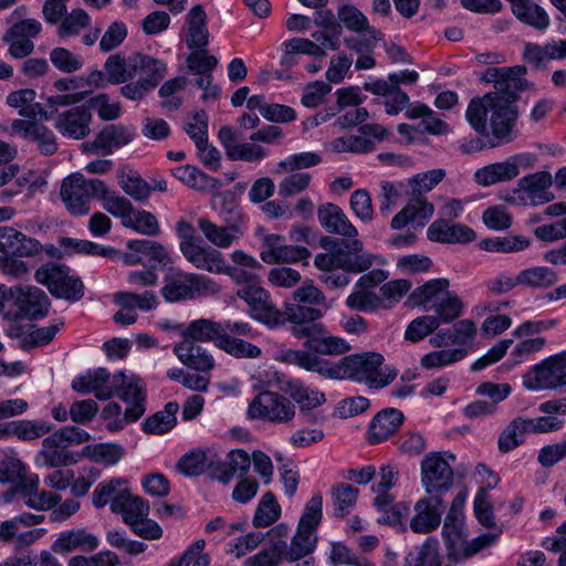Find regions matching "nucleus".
<instances>
[{"label":"nucleus","instance_id":"1","mask_svg":"<svg viewBox=\"0 0 566 566\" xmlns=\"http://www.w3.org/2000/svg\"><path fill=\"white\" fill-rule=\"evenodd\" d=\"M526 73L524 65L492 66L481 76V81L493 84L494 91L481 98H473L465 117L476 133L489 135L486 118L490 116V134L493 136L491 147H499L514 139L513 127L517 118L515 102L520 93L531 86L525 78Z\"/></svg>","mask_w":566,"mask_h":566},{"label":"nucleus","instance_id":"2","mask_svg":"<svg viewBox=\"0 0 566 566\" xmlns=\"http://www.w3.org/2000/svg\"><path fill=\"white\" fill-rule=\"evenodd\" d=\"M321 245L326 252L318 253L315 256L314 265L323 272L337 269L353 273L364 272L368 270L377 259L376 255L364 252L363 242L356 238L345 240L325 237L322 239Z\"/></svg>","mask_w":566,"mask_h":566},{"label":"nucleus","instance_id":"3","mask_svg":"<svg viewBox=\"0 0 566 566\" xmlns=\"http://www.w3.org/2000/svg\"><path fill=\"white\" fill-rule=\"evenodd\" d=\"M328 369L327 378H350L366 382L371 388L389 385L398 374L395 368L384 366V357L378 353L350 355L337 365L329 361Z\"/></svg>","mask_w":566,"mask_h":566},{"label":"nucleus","instance_id":"4","mask_svg":"<svg viewBox=\"0 0 566 566\" xmlns=\"http://www.w3.org/2000/svg\"><path fill=\"white\" fill-rule=\"evenodd\" d=\"M219 292L220 286L211 277L181 271L167 275L161 289V294L168 302L216 295Z\"/></svg>","mask_w":566,"mask_h":566},{"label":"nucleus","instance_id":"5","mask_svg":"<svg viewBox=\"0 0 566 566\" xmlns=\"http://www.w3.org/2000/svg\"><path fill=\"white\" fill-rule=\"evenodd\" d=\"M34 279L55 297L76 302L84 295L83 282L80 277L70 275V269L64 264L45 263L35 271Z\"/></svg>","mask_w":566,"mask_h":566},{"label":"nucleus","instance_id":"6","mask_svg":"<svg viewBox=\"0 0 566 566\" xmlns=\"http://www.w3.org/2000/svg\"><path fill=\"white\" fill-rule=\"evenodd\" d=\"M295 413V405L290 398L270 390L258 394L248 407V416L251 419L277 424L291 422Z\"/></svg>","mask_w":566,"mask_h":566},{"label":"nucleus","instance_id":"7","mask_svg":"<svg viewBox=\"0 0 566 566\" xmlns=\"http://www.w3.org/2000/svg\"><path fill=\"white\" fill-rule=\"evenodd\" d=\"M449 460L453 454L442 452L428 453L421 461V483L430 496H442L453 485L454 473Z\"/></svg>","mask_w":566,"mask_h":566},{"label":"nucleus","instance_id":"8","mask_svg":"<svg viewBox=\"0 0 566 566\" xmlns=\"http://www.w3.org/2000/svg\"><path fill=\"white\" fill-rule=\"evenodd\" d=\"M105 191V182L99 179H86L82 175L65 178L61 186V198L67 210L75 216L90 211V200Z\"/></svg>","mask_w":566,"mask_h":566},{"label":"nucleus","instance_id":"9","mask_svg":"<svg viewBox=\"0 0 566 566\" xmlns=\"http://www.w3.org/2000/svg\"><path fill=\"white\" fill-rule=\"evenodd\" d=\"M235 295L247 303L253 319L269 327L282 325V311L273 304L269 292L259 284L244 285L237 291Z\"/></svg>","mask_w":566,"mask_h":566},{"label":"nucleus","instance_id":"10","mask_svg":"<svg viewBox=\"0 0 566 566\" xmlns=\"http://www.w3.org/2000/svg\"><path fill=\"white\" fill-rule=\"evenodd\" d=\"M530 390L556 389L566 386V350L533 367L523 378Z\"/></svg>","mask_w":566,"mask_h":566},{"label":"nucleus","instance_id":"11","mask_svg":"<svg viewBox=\"0 0 566 566\" xmlns=\"http://www.w3.org/2000/svg\"><path fill=\"white\" fill-rule=\"evenodd\" d=\"M533 165L534 156L525 153L516 154L503 161L493 163L479 168L474 172V180L482 187L507 182L516 178L521 169L531 168Z\"/></svg>","mask_w":566,"mask_h":566},{"label":"nucleus","instance_id":"12","mask_svg":"<svg viewBox=\"0 0 566 566\" xmlns=\"http://www.w3.org/2000/svg\"><path fill=\"white\" fill-rule=\"evenodd\" d=\"M553 177L548 171H537L521 178L513 197L507 199L513 203L539 206L549 202L554 196L549 192Z\"/></svg>","mask_w":566,"mask_h":566},{"label":"nucleus","instance_id":"13","mask_svg":"<svg viewBox=\"0 0 566 566\" xmlns=\"http://www.w3.org/2000/svg\"><path fill=\"white\" fill-rule=\"evenodd\" d=\"M282 315V325L285 322L292 323V334L297 338H306L305 346L307 348L310 340L316 337L317 334L324 332L323 325L315 323L323 316L322 311L318 308L295 303H285Z\"/></svg>","mask_w":566,"mask_h":566},{"label":"nucleus","instance_id":"14","mask_svg":"<svg viewBox=\"0 0 566 566\" xmlns=\"http://www.w3.org/2000/svg\"><path fill=\"white\" fill-rule=\"evenodd\" d=\"M124 381V373L111 376L105 368H97L74 378L72 389L80 394L94 392L98 399H108L118 390V384Z\"/></svg>","mask_w":566,"mask_h":566},{"label":"nucleus","instance_id":"15","mask_svg":"<svg viewBox=\"0 0 566 566\" xmlns=\"http://www.w3.org/2000/svg\"><path fill=\"white\" fill-rule=\"evenodd\" d=\"M11 129L14 134L35 144L36 149L44 156H51L57 151L55 134L40 122L14 119L11 123Z\"/></svg>","mask_w":566,"mask_h":566},{"label":"nucleus","instance_id":"16","mask_svg":"<svg viewBox=\"0 0 566 566\" xmlns=\"http://www.w3.org/2000/svg\"><path fill=\"white\" fill-rule=\"evenodd\" d=\"M176 232L180 239L179 248L182 255L196 269L200 270L217 249L201 244L200 239L195 235L193 226L186 220L177 222Z\"/></svg>","mask_w":566,"mask_h":566},{"label":"nucleus","instance_id":"17","mask_svg":"<svg viewBox=\"0 0 566 566\" xmlns=\"http://www.w3.org/2000/svg\"><path fill=\"white\" fill-rule=\"evenodd\" d=\"M12 303L28 317H43L49 313L50 300L48 295L36 286H12L8 289Z\"/></svg>","mask_w":566,"mask_h":566},{"label":"nucleus","instance_id":"18","mask_svg":"<svg viewBox=\"0 0 566 566\" xmlns=\"http://www.w3.org/2000/svg\"><path fill=\"white\" fill-rule=\"evenodd\" d=\"M443 501L440 496L419 499L413 506L415 515L410 520V530L416 534H427L437 530L441 523Z\"/></svg>","mask_w":566,"mask_h":566},{"label":"nucleus","instance_id":"19","mask_svg":"<svg viewBox=\"0 0 566 566\" xmlns=\"http://www.w3.org/2000/svg\"><path fill=\"white\" fill-rule=\"evenodd\" d=\"M91 112L85 106H75L54 117V127L67 138L83 139L91 133Z\"/></svg>","mask_w":566,"mask_h":566},{"label":"nucleus","instance_id":"20","mask_svg":"<svg viewBox=\"0 0 566 566\" xmlns=\"http://www.w3.org/2000/svg\"><path fill=\"white\" fill-rule=\"evenodd\" d=\"M0 252L3 255L33 258L42 252V244L11 227H0Z\"/></svg>","mask_w":566,"mask_h":566},{"label":"nucleus","instance_id":"21","mask_svg":"<svg viewBox=\"0 0 566 566\" xmlns=\"http://www.w3.org/2000/svg\"><path fill=\"white\" fill-rule=\"evenodd\" d=\"M434 213V207L426 198L411 192L407 205L392 218L391 228L400 230L411 223L415 228H422Z\"/></svg>","mask_w":566,"mask_h":566},{"label":"nucleus","instance_id":"22","mask_svg":"<svg viewBox=\"0 0 566 566\" xmlns=\"http://www.w3.org/2000/svg\"><path fill=\"white\" fill-rule=\"evenodd\" d=\"M427 238L443 244L469 243L475 239L474 231L465 224L439 219L427 229Z\"/></svg>","mask_w":566,"mask_h":566},{"label":"nucleus","instance_id":"23","mask_svg":"<svg viewBox=\"0 0 566 566\" xmlns=\"http://www.w3.org/2000/svg\"><path fill=\"white\" fill-rule=\"evenodd\" d=\"M197 226L205 238L220 249L230 248L243 237L242 227L238 222L219 226L202 217L198 219Z\"/></svg>","mask_w":566,"mask_h":566},{"label":"nucleus","instance_id":"24","mask_svg":"<svg viewBox=\"0 0 566 566\" xmlns=\"http://www.w3.org/2000/svg\"><path fill=\"white\" fill-rule=\"evenodd\" d=\"M321 226L328 232L345 238H356L358 230L345 212L334 203L322 205L317 210Z\"/></svg>","mask_w":566,"mask_h":566},{"label":"nucleus","instance_id":"25","mask_svg":"<svg viewBox=\"0 0 566 566\" xmlns=\"http://www.w3.org/2000/svg\"><path fill=\"white\" fill-rule=\"evenodd\" d=\"M124 401L130 403L126 409V420L136 421L145 413V387L142 379L135 376H126L125 381L118 384L115 391Z\"/></svg>","mask_w":566,"mask_h":566},{"label":"nucleus","instance_id":"26","mask_svg":"<svg viewBox=\"0 0 566 566\" xmlns=\"http://www.w3.org/2000/svg\"><path fill=\"white\" fill-rule=\"evenodd\" d=\"M178 359L188 367L199 371H210L214 367V359L209 350L191 339H182L174 347Z\"/></svg>","mask_w":566,"mask_h":566},{"label":"nucleus","instance_id":"27","mask_svg":"<svg viewBox=\"0 0 566 566\" xmlns=\"http://www.w3.org/2000/svg\"><path fill=\"white\" fill-rule=\"evenodd\" d=\"M403 422V413L395 408L379 411L369 424L368 440L379 443L394 434Z\"/></svg>","mask_w":566,"mask_h":566},{"label":"nucleus","instance_id":"28","mask_svg":"<svg viewBox=\"0 0 566 566\" xmlns=\"http://www.w3.org/2000/svg\"><path fill=\"white\" fill-rule=\"evenodd\" d=\"M98 538L87 533L84 528H75L62 532L52 544V551L59 554H67L72 551L93 552L98 547Z\"/></svg>","mask_w":566,"mask_h":566},{"label":"nucleus","instance_id":"29","mask_svg":"<svg viewBox=\"0 0 566 566\" xmlns=\"http://www.w3.org/2000/svg\"><path fill=\"white\" fill-rule=\"evenodd\" d=\"M337 18L347 30L355 33L364 32L368 36V42L376 43L381 40V32L370 27L366 15L355 6H340L337 10Z\"/></svg>","mask_w":566,"mask_h":566},{"label":"nucleus","instance_id":"30","mask_svg":"<svg viewBox=\"0 0 566 566\" xmlns=\"http://www.w3.org/2000/svg\"><path fill=\"white\" fill-rule=\"evenodd\" d=\"M186 44L189 49H203L209 42L207 14L201 4H197L187 13Z\"/></svg>","mask_w":566,"mask_h":566},{"label":"nucleus","instance_id":"31","mask_svg":"<svg viewBox=\"0 0 566 566\" xmlns=\"http://www.w3.org/2000/svg\"><path fill=\"white\" fill-rule=\"evenodd\" d=\"M200 270L213 274L228 275L233 282L238 284H258L255 282L256 275L251 272L252 269H242L228 264L219 250L213 252V254L205 263V266H202Z\"/></svg>","mask_w":566,"mask_h":566},{"label":"nucleus","instance_id":"32","mask_svg":"<svg viewBox=\"0 0 566 566\" xmlns=\"http://www.w3.org/2000/svg\"><path fill=\"white\" fill-rule=\"evenodd\" d=\"M51 428L44 421L14 420L0 423V440L15 437L22 441H33L50 432Z\"/></svg>","mask_w":566,"mask_h":566},{"label":"nucleus","instance_id":"33","mask_svg":"<svg viewBox=\"0 0 566 566\" xmlns=\"http://www.w3.org/2000/svg\"><path fill=\"white\" fill-rule=\"evenodd\" d=\"M449 286L450 282L447 279L429 280L410 293L409 302L413 306H422L426 311H431Z\"/></svg>","mask_w":566,"mask_h":566},{"label":"nucleus","instance_id":"34","mask_svg":"<svg viewBox=\"0 0 566 566\" xmlns=\"http://www.w3.org/2000/svg\"><path fill=\"white\" fill-rule=\"evenodd\" d=\"M275 359L282 363L300 366L308 371L317 373L327 378L328 360L312 354L311 352L297 349H282L276 353Z\"/></svg>","mask_w":566,"mask_h":566},{"label":"nucleus","instance_id":"35","mask_svg":"<svg viewBox=\"0 0 566 566\" xmlns=\"http://www.w3.org/2000/svg\"><path fill=\"white\" fill-rule=\"evenodd\" d=\"M104 70L111 83H125L138 74L137 53L127 59L120 54H113L107 57Z\"/></svg>","mask_w":566,"mask_h":566},{"label":"nucleus","instance_id":"36","mask_svg":"<svg viewBox=\"0 0 566 566\" xmlns=\"http://www.w3.org/2000/svg\"><path fill=\"white\" fill-rule=\"evenodd\" d=\"M184 339L191 342H213L220 348V339L223 338L221 323L207 318L192 321L182 333Z\"/></svg>","mask_w":566,"mask_h":566},{"label":"nucleus","instance_id":"37","mask_svg":"<svg viewBox=\"0 0 566 566\" xmlns=\"http://www.w3.org/2000/svg\"><path fill=\"white\" fill-rule=\"evenodd\" d=\"M128 491L127 480L123 478H114L108 481L101 482L92 494V502L95 507H104L111 503L113 512H115V503L119 497H124Z\"/></svg>","mask_w":566,"mask_h":566},{"label":"nucleus","instance_id":"38","mask_svg":"<svg viewBox=\"0 0 566 566\" xmlns=\"http://www.w3.org/2000/svg\"><path fill=\"white\" fill-rule=\"evenodd\" d=\"M284 54L282 65L292 66L296 63V54H305L313 57H324L325 52L322 45L305 38H293L282 43Z\"/></svg>","mask_w":566,"mask_h":566},{"label":"nucleus","instance_id":"39","mask_svg":"<svg viewBox=\"0 0 566 566\" xmlns=\"http://www.w3.org/2000/svg\"><path fill=\"white\" fill-rule=\"evenodd\" d=\"M530 433L526 418L516 417L502 430L497 439L500 452L507 453L521 446Z\"/></svg>","mask_w":566,"mask_h":566},{"label":"nucleus","instance_id":"40","mask_svg":"<svg viewBox=\"0 0 566 566\" xmlns=\"http://www.w3.org/2000/svg\"><path fill=\"white\" fill-rule=\"evenodd\" d=\"M463 310L462 298L455 292L448 290L431 310L434 313L431 317L436 318L439 325L449 324L459 318Z\"/></svg>","mask_w":566,"mask_h":566},{"label":"nucleus","instance_id":"41","mask_svg":"<svg viewBox=\"0 0 566 566\" xmlns=\"http://www.w3.org/2000/svg\"><path fill=\"white\" fill-rule=\"evenodd\" d=\"M406 116L410 119L421 118L420 126L423 132L431 135H444L449 133V126L438 118L433 111L421 103H415L407 109Z\"/></svg>","mask_w":566,"mask_h":566},{"label":"nucleus","instance_id":"42","mask_svg":"<svg viewBox=\"0 0 566 566\" xmlns=\"http://www.w3.org/2000/svg\"><path fill=\"white\" fill-rule=\"evenodd\" d=\"M126 245L129 251L138 252L142 256V263L151 269L166 263V249L158 242L146 239L129 240Z\"/></svg>","mask_w":566,"mask_h":566},{"label":"nucleus","instance_id":"43","mask_svg":"<svg viewBox=\"0 0 566 566\" xmlns=\"http://www.w3.org/2000/svg\"><path fill=\"white\" fill-rule=\"evenodd\" d=\"M171 171L178 180L196 190L208 191L219 186V181L216 178L208 176L195 166H179Z\"/></svg>","mask_w":566,"mask_h":566},{"label":"nucleus","instance_id":"44","mask_svg":"<svg viewBox=\"0 0 566 566\" xmlns=\"http://www.w3.org/2000/svg\"><path fill=\"white\" fill-rule=\"evenodd\" d=\"M512 12L518 20L538 30L546 29L551 22L546 11L533 0H521L516 2Z\"/></svg>","mask_w":566,"mask_h":566},{"label":"nucleus","instance_id":"45","mask_svg":"<svg viewBox=\"0 0 566 566\" xmlns=\"http://www.w3.org/2000/svg\"><path fill=\"white\" fill-rule=\"evenodd\" d=\"M479 245L486 252L516 253L527 249L531 240L523 235L494 237L482 240Z\"/></svg>","mask_w":566,"mask_h":566},{"label":"nucleus","instance_id":"46","mask_svg":"<svg viewBox=\"0 0 566 566\" xmlns=\"http://www.w3.org/2000/svg\"><path fill=\"white\" fill-rule=\"evenodd\" d=\"M134 138L133 132L122 125H108L96 136V145L105 153H111L114 148L123 147L129 144Z\"/></svg>","mask_w":566,"mask_h":566},{"label":"nucleus","instance_id":"47","mask_svg":"<svg viewBox=\"0 0 566 566\" xmlns=\"http://www.w3.org/2000/svg\"><path fill=\"white\" fill-rule=\"evenodd\" d=\"M35 462L40 467L62 468L76 463V458L63 447L48 446L44 438Z\"/></svg>","mask_w":566,"mask_h":566},{"label":"nucleus","instance_id":"48","mask_svg":"<svg viewBox=\"0 0 566 566\" xmlns=\"http://www.w3.org/2000/svg\"><path fill=\"white\" fill-rule=\"evenodd\" d=\"M115 512L122 513L124 522L129 525L138 518L147 517L149 505L142 497L132 495L128 490L124 497H119L115 503Z\"/></svg>","mask_w":566,"mask_h":566},{"label":"nucleus","instance_id":"49","mask_svg":"<svg viewBox=\"0 0 566 566\" xmlns=\"http://www.w3.org/2000/svg\"><path fill=\"white\" fill-rule=\"evenodd\" d=\"M358 489L350 484L338 483L332 489V499L335 516L343 518L347 516L357 502Z\"/></svg>","mask_w":566,"mask_h":566},{"label":"nucleus","instance_id":"50","mask_svg":"<svg viewBox=\"0 0 566 566\" xmlns=\"http://www.w3.org/2000/svg\"><path fill=\"white\" fill-rule=\"evenodd\" d=\"M520 282L532 289H548L558 282V275L548 266H532L520 272Z\"/></svg>","mask_w":566,"mask_h":566},{"label":"nucleus","instance_id":"51","mask_svg":"<svg viewBox=\"0 0 566 566\" xmlns=\"http://www.w3.org/2000/svg\"><path fill=\"white\" fill-rule=\"evenodd\" d=\"M119 187L136 201L146 200L150 195V186L138 172L122 169L117 172Z\"/></svg>","mask_w":566,"mask_h":566},{"label":"nucleus","instance_id":"52","mask_svg":"<svg viewBox=\"0 0 566 566\" xmlns=\"http://www.w3.org/2000/svg\"><path fill=\"white\" fill-rule=\"evenodd\" d=\"M346 305L354 311L371 313L382 306V297L374 291L360 289L355 285L354 291L347 296Z\"/></svg>","mask_w":566,"mask_h":566},{"label":"nucleus","instance_id":"53","mask_svg":"<svg viewBox=\"0 0 566 566\" xmlns=\"http://www.w3.org/2000/svg\"><path fill=\"white\" fill-rule=\"evenodd\" d=\"M287 391L302 410H312L325 402V395L305 387L298 381H289Z\"/></svg>","mask_w":566,"mask_h":566},{"label":"nucleus","instance_id":"54","mask_svg":"<svg viewBox=\"0 0 566 566\" xmlns=\"http://www.w3.org/2000/svg\"><path fill=\"white\" fill-rule=\"evenodd\" d=\"M123 226L149 237L157 235L160 232V227L155 214L135 208H133Z\"/></svg>","mask_w":566,"mask_h":566},{"label":"nucleus","instance_id":"55","mask_svg":"<svg viewBox=\"0 0 566 566\" xmlns=\"http://www.w3.org/2000/svg\"><path fill=\"white\" fill-rule=\"evenodd\" d=\"M308 349L312 354L321 355H342L350 349L349 344L337 336H326L322 332L313 337L308 343Z\"/></svg>","mask_w":566,"mask_h":566},{"label":"nucleus","instance_id":"56","mask_svg":"<svg viewBox=\"0 0 566 566\" xmlns=\"http://www.w3.org/2000/svg\"><path fill=\"white\" fill-rule=\"evenodd\" d=\"M211 449H197L186 453L177 463L178 470L187 476L207 472Z\"/></svg>","mask_w":566,"mask_h":566},{"label":"nucleus","instance_id":"57","mask_svg":"<svg viewBox=\"0 0 566 566\" xmlns=\"http://www.w3.org/2000/svg\"><path fill=\"white\" fill-rule=\"evenodd\" d=\"M442 559L439 541L434 537H429L420 547L418 555L409 554L405 559V564L410 566H442Z\"/></svg>","mask_w":566,"mask_h":566},{"label":"nucleus","instance_id":"58","mask_svg":"<svg viewBox=\"0 0 566 566\" xmlns=\"http://www.w3.org/2000/svg\"><path fill=\"white\" fill-rule=\"evenodd\" d=\"M280 515L281 506L276 502L274 494L266 492L256 506L253 525L255 527H268L276 522Z\"/></svg>","mask_w":566,"mask_h":566},{"label":"nucleus","instance_id":"59","mask_svg":"<svg viewBox=\"0 0 566 566\" xmlns=\"http://www.w3.org/2000/svg\"><path fill=\"white\" fill-rule=\"evenodd\" d=\"M90 23L91 17L87 12L83 9H75L64 15L56 33L62 39L75 36L78 35L83 29L87 28Z\"/></svg>","mask_w":566,"mask_h":566},{"label":"nucleus","instance_id":"60","mask_svg":"<svg viewBox=\"0 0 566 566\" xmlns=\"http://www.w3.org/2000/svg\"><path fill=\"white\" fill-rule=\"evenodd\" d=\"M97 199L102 201V206L107 212L122 220V224H124V221H126V218H128L134 208L127 198L109 191L106 185L105 191L98 193Z\"/></svg>","mask_w":566,"mask_h":566},{"label":"nucleus","instance_id":"61","mask_svg":"<svg viewBox=\"0 0 566 566\" xmlns=\"http://www.w3.org/2000/svg\"><path fill=\"white\" fill-rule=\"evenodd\" d=\"M90 434L77 427L69 426L56 430L46 437L48 446L67 448L72 444H81L88 441Z\"/></svg>","mask_w":566,"mask_h":566},{"label":"nucleus","instance_id":"62","mask_svg":"<svg viewBox=\"0 0 566 566\" xmlns=\"http://www.w3.org/2000/svg\"><path fill=\"white\" fill-rule=\"evenodd\" d=\"M137 70L138 73L143 72L146 75L144 80L153 88L167 73V66L163 61L142 53H137Z\"/></svg>","mask_w":566,"mask_h":566},{"label":"nucleus","instance_id":"63","mask_svg":"<svg viewBox=\"0 0 566 566\" xmlns=\"http://www.w3.org/2000/svg\"><path fill=\"white\" fill-rule=\"evenodd\" d=\"M316 536L314 532L297 528V533L292 539L290 549L284 557L289 562L297 560L308 555L315 547Z\"/></svg>","mask_w":566,"mask_h":566},{"label":"nucleus","instance_id":"64","mask_svg":"<svg viewBox=\"0 0 566 566\" xmlns=\"http://www.w3.org/2000/svg\"><path fill=\"white\" fill-rule=\"evenodd\" d=\"M467 354L464 348L441 349L424 355L420 363L426 369L441 368L463 359Z\"/></svg>","mask_w":566,"mask_h":566}]
</instances>
